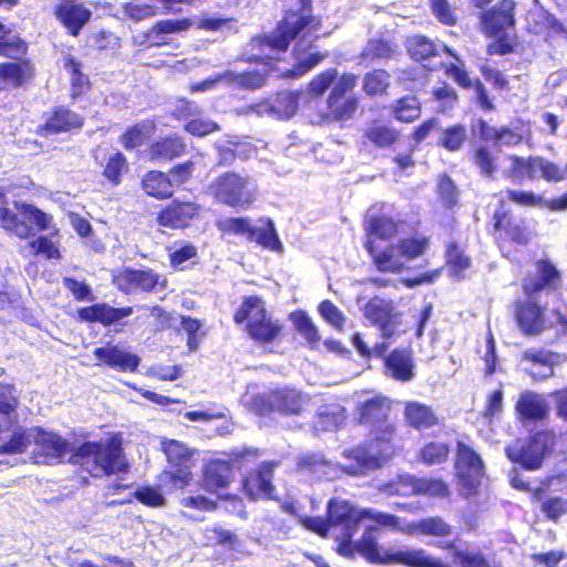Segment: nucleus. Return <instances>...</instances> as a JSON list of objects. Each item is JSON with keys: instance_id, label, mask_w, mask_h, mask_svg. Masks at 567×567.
I'll list each match as a JSON object with an SVG mask.
<instances>
[{"instance_id": "cd10ccee", "label": "nucleus", "mask_w": 567, "mask_h": 567, "mask_svg": "<svg viewBox=\"0 0 567 567\" xmlns=\"http://www.w3.org/2000/svg\"><path fill=\"white\" fill-rule=\"evenodd\" d=\"M199 207L194 203L173 202L157 216L161 226L169 228H184L198 214Z\"/></svg>"}, {"instance_id": "1a4fd4ad", "label": "nucleus", "mask_w": 567, "mask_h": 567, "mask_svg": "<svg viewBox=\"0 0 567 567\" xmlns=\"http://www.w3.org/2000/svg\"><path fill=\"white\" fill-rule=\"evenodd\" d=\"M244 403L256 414H267L271 411H278L282 414L300 413L303 399L299 392L292 389L276 390L269 394H258L250 396L246 394Z\"/></svg>"}, {"instance_id": "a878e982", "label": "nucleus", "mask_w": 567, "mask_h": 567, "mask_svg": "<svg viewBox=\"0 0 567 567\" xmlns=\"http://www.w3.org/2000/svg\"><path fill=\"white\" fill-rule=\"evenodd\" d=\"M523 361L530 364L526 370L533 379L545 380L554 374L558 354L544 349H528L523 354Z\"/></svg>"}, {"instance_id": "49530a36", "label": "nucleus", "mask_w": 567, "mask_h": 567, "mask_svg": "<svg viewBox=\"0 0 567 567\" xmlns=\"http://www.w3.org/2000/svg\"><path fill=\"white\" fill-rule=\"evenodd\" d=\"M64 66L71 75V96L76 99L89 89V76L82 73L81 64L73 58H69Z\"/></svg>"}, {"instance_id": "052dcab7", "label": "nucleus", "mask_w": 567, "mask_h": 567, "mask_svg": "<svg viewBox=\"0 0 567 567\" xmlns=\"http://www.w3.org/2000/svg\"><path fill=\"white\" fill-rule=\"evenodd\" d=\"M185 130L194 136L203 137L215 131H218L219 126L214 121L209 118H203L199 115L187 121L185 124Z\"/></svg>"}, {"instance_id": "4c0bfd02", "label": "nucleus", "mask_w": 567, "mask_h": 567, "mask_svg": "<svg viewBox=\"0 0 567 567\" xmlns=\"http://www.w3.org/2000/svg\"><path fill=\"white\" fill-rule=\"evenodd\" d=\"M406 47L409 54L415 61L425 62L431 58L436 56L440 49L446 51L449 54L458 60V58L446 45L439 47L422 35H414L410 38L408 40Z\"/></svg>"}, {"instance_id": "338daca9", "label": "nucleus", "mask_w": 567, "mask_h": 567, "mask_svg": "<svg viewBox=\"0 0 567 567\" xmlns=\"http://www.w3.org/2000/svg\"><path fill=\"white\" fill-rule=\"evenodd\" d=\"M22 71L17 63L0 64V89L8 85L18 86L21 83Z\"/></svg>"}, {"instance_id": "9b49d317", "label": "nucleus", "mask_w": 567, "mask_h": 567, "mask_svg": "<svg viewBox=\"0 0 567 567\" xmlns=\"http://www.w3.org/2000/svg\"><path fill=\"white\" fill-rule=\"evenodd\" d=\"M427 248L426 238H405L375 257L380 271L399 272L408 261L421 256Z\"/></svg>"}, {"instance_id": "20e7f679", "label": "nucleus", "mask_w": 567, "mask_h": 567, "mask_svg": "<svg viewBox=\"0 0 567 567\" xmlns=\"http://www.w3.org/2000/svg\"><path fill=\"white\" fill-rule=\"evenodd\" d=\"M343 455L347 462L342 464L328 461L320 454H312L301 458L298 465L301 471L327 480L339 477L342 473L352 476L362 475L381 466L380 457L372 444L369 447L358 446L344 451Z\"/></svg>"}, {"instance_id": "0eeeda50", "label": "nucleus", "mask_w": 567, "mask_h": 567, "mask_svg": "<svg viewBox=\"0 0 567 567\" xmlns=\"http://www.w3.org/2000/svg\"><path fill=\"white\" fill-rule=\"evenodd\" d=\"M234 319L237 323L246 322L249 336L258 342H270L280 331V327L267 316L262 300L257 297L246 298Z\"/></svg>"}, {"instance_id": "5fc2aeb1", "label": "nucleus", "mask_w": 567, "mask_h": 567, "mask_svg": "<svg viewBox=\"0 0 567 567\" xmlns=\"http://www.w3.org/2000/svg\"><path fill=\"white\" fill-rule=\"evenodd\" d=\"M367 137L379 147H386L398 140V132L385 125H375L367 131Z\"/></svg>"}, {"instance_id": "603ef678", "label": "nucleus", "mask_w": 567, "mask_h": 567, "mask_svg": "<svg viewBox=\"0 0 567 567\" xmlns=\"http://www.w3.org/2000/svg\"><path fill=\"white\" fill-rule=\"evenodd\" d=\"M392 53L393 48L388 41L382 39H371L362 52V59L373 62L381 59H388Z\"/></svg>"}, {"instance_id": "a19ab883", "label": "nucleus", "mask_w": 567, "mask_h": 567, "mask_svg": "<svg viewBox=\"0 0 567 567\" xmlns=\"http://www.w3.org/2000/svg\"><path fill=\"white\" fill-rule=\"evenodd\" d=\"M184 151L185 144L179 137H168L154 143L150 153L152 159L166 162L181 156Z\"/></svg>"}, {"instance_id": "69168bd1", "label": "nucleus", "mask_w": 567, "mask_h": 567, "mask_svg": "<svg viewBox=\"0 0 567 567\" xmlns=\"http://www.w3.org/2000/svg\"><path fill=\"white\" fill-rule=\"evenodd\" d=\"M134 495L138 502L151 507H159L165 503V497L159 489L151 486L138 487Z\"/></svg>"}, {"instance_id": "e433bc0d", "label": "nucleus", "mask_w": 567, "mask_h": 567, "mask_svg": "<svg viewBox=\"0 0 567 567\" xmlns=\"http://www.w3.org/2000/svg\"><path fill=\"white\" fill-rule=\"evenodd\" d=\"M385 367L391 377L398 381L406 382L413 379V361L405 350H394L385 359Z\"/></svg>"}, {"instance_id": "774afa93", "label": "nucleus", "mask_w": 567, "mask_h": 567, "mask_svg": "<svg viewBox=\"0 0 567 567\" xmlns=\"http://www.w3.org/2000/svg\"><path fill=\"white\" fill-rule=\"evenodd\" d=\"M319 312L323 319L332 327L341 330L344 323V316L342 312L329 300H324L319 306Z\"/></svg>"}, {"instance_id": "c9c22d12", "label": "nucleus", "mask_w": 567, "mask_h": 567, "mask_svg": "<svg viewBox=\"0 0 567 567\" xmlns=\"http://www.w3.org/2000/svg\"><path fill=\"white\" fill-rule=\"evenodd\" d=\"M190 23L187 19L182 20H162L153 25V28L145 33V42L150 47H159L167 43L166 35L185 31L189 28Z\"/></svg>"}, {"instance_id": "864d4df0", "label": "nucleus", "mask_w": 567, "mask_h": 567, "mask_svg": "<svg viewBox=\"0 0 567 567\" xmlns=\"http://www.w3.org/2000/svg\"><path fill=\"white\" fill-rule=\"evenodd\" d=\"M495 161L496 157L487 146H478L474 152V163L481 173L488 178H494L497 171Z\"/></svg>"}, {"instance_id": "412c9836", "label": "nucleus", "mask_w": 567, "mask_h": 567, "mask_svg": "<svg viewBox=\"0 0 567 567\" xmlns=\"http://www.w3.org/2000/svg\"><path fill=\"white\" fill-rule=\"evenodd\" d=\"M392 311L391 302L378 297L372 298L364 307V316L379 327L384 338L393 337L398 327L396 316Z\"/></svg>"}, {"instance_id": "37998d69", "label": "nucleus", "mask_w": 567, "mask_h": 567, "mask_svg": "<svg viewBox=\"0 0 567 567\" xmlns=\"http://www.w3.org/2000/svg\"><path fill=\"white\" fill-rule=\"evenodd\" d=\"M301 92H280L274 100L275 117L279 120H288L295 115L299 99L302 97Z\"/></svg>"}, {"instance_id": "aec40b11", "label": "nucleus", "mask_w": 567, "mask_h": 567, "mask_svg": "<svg viewBox=\"0 0 567 567\" xmlns=\"http://www.w3.org/2000/svg\"><path fill=\"white\" fill-rule=\"evenodd\" d=\"M295 65L290 70L280 71V75L287 78H298L313 69L323 59L324 55L319 53L311 44L307 34H303L293 49Z\"/></svg>"}, {"instance_id": "5701e85b", "label": "nucleus", "mask_w": 567, "mask_h": 567, "mask_svg": "<svg viewBox=\"0 0 567 567\" xmlns=\"http://www.w3.org/2000/svg\"><path fill=\"white\" fill-rule=\"evenodd\" d=\"M278 462L262 463L259 468L245 478L244 488L250 498H272L275 487L271 484L274 468Z\"/></svg>"}, {"instance_id": "de8ad7c7", "label": "nucleus", "mask_w": 567, "mask_h": 567, "mask_svg": "<svg viewBox=\"0 0 567 567\" xmlns=\"http://www.w3.org/2000/svg\"><path fill=\"white\" fill-rule=\"evenodd\" d=\"M393 114L401 122H412L421 114L420 102L415 96H404L393 106Z\"/></svg>"}, {"instance_id": "bf43d9fd", "label": "nucleus", "mask_w": 567, "mask_h": 567, "mask_svg": "<svg viewBox=\"0 0 567 567\" xmlns=\"http://www.w3.org/2000/svg\"><path fill=\"white\" fill-rule=\"evenodd\" d=\"M27 52V44L17 37H7L0 40V55L19 60Z\"/></svg>"}, {"instance_id": "2eb2a0df", "label": "nucleus", "mask_w": 567, "mask_h": 567, "mask_svg": "<svg viewBox=\"0 0 567 567\" xmlns=\"http://www.w3.org/2000/svg\"><path fill=\"white\" fill-rule=\"evenodd\" d=\"M16 212L0 208V223L3 228L20 238L32 237L35 223V208L31 205L14 203Z\"/></svg>"}, {"instance_id": "72a5a7b5", "label": "nucleus", "mask_w": 567, "mask_h": 567, "mask_svg": "<svg viewBox=\"0 0 567 567\" xmlns=\"http://www.w3.org/2000/svg\"><path fill=\"white\" fill-rule=\"evenodd\" d=\"M233 476V470L227 461H210L205 468L204 483L208 491L219 492L228 486Z\"/></svg>"}, {"instance_id": "f704fd0d", "label": "nucleus", "mask_w": 567, "mask_h": 567, "mask_svg": "<svg viewBox=\"0 0 567 567\" xmlns=\"http://www.w3.org/2000/svg\"><path fill=\"white\" fill-rule=\"evenodd\" d=\"M390 411V403L383 396H373L361 402L358 406L359 419L363 424L382 423Z\"/></svg>"}, {"instance_id": "7ed1b4c3", "label": "nucleus", "mask_w": 567, "mask_h": 567, "mask_svg": "<svg viewBox=\"0 0 567 567\" xmlns=\"http://www.w3.org/2000/svg\"><path fill=\"white\" fill-rule=\"evenodd\" d=\"M363 519H370L380 527L403 533L404 525H401L399 517L374 508L353 507L349 502L339 499L329 502L327 520L321 517H305L302 525L323 537L330 534L338 542V554L351 558L353 557L351 538Z\"/></svg>"}, {"instance_id": "473e14b6", "label": "nucleus", "mask_w": 567, "mask_h": 567, "mask_svg": "<svg viewBox=\"0 0 567 567\" xmlns=\"http://www.w3.org/2000/svg\"><path fill=\"white\" fill-rule=\"evenodd\" d=\"M56 14L73 35L79 33L91 17V12L82 4L73 3L71 1L61 3L58 7Z\"/></svg>"}, {"instance_id": "393cba45", "label": "nucleus", "mask_w": 567, "mask_h": 567, "mask_svg": "<svg viewBox=\"0 0 567 567\" xmlns=\"http://www.w3.org/2000/svg\"><path fill=\"white\" fill-rule=\"evenodd\" d=\"M43 117L42 132L44 135L79 130L84 122L81 115L65 107H58L50 113H45Z\"/></svg>"}, {"instance_id": "f03ea898", "label": "nucleus", "mask_w": 567, "mask_h": 567, "mask_svg": "<svg viewBox=\"0 0 567 567\" xmlns=\"http://www.w3.org/2000/svg\"><path fill=\"white\" fill-rule=\"evenodd\" d=\"M69 455V462L78 465L94 477L110 476L127 471L122 449V439L113 435L99 442H84L73 452L61 436L38 427V463L62 462Z\"/></svg>"}, {"instance_id": "bb28decb", "label": "nucleus", "mask_w": 567, "mask_h": 567, "mask_svg": "<svg viewBox=\"0 0 567 567\" xmlns=\"http://www.w3.org/2000/svg\"><path fill=\"white\" fill-rule=\"evenodd\" d=\"M94 355L106 365L120 371H135L141 361L138 355L112 344L95 348Z\"/></svg>"}, {"instance_id": "ea45409f", "label": "nucleus", "mask_w": 567, "mask_h": 567, "mask_svg": "<svg viewBox=\"0 0 567 567\" xmlns=\"http://www.w3.org/2000/svg\"><path fill=\"white\" fill-rule=\"evenodd\" d=\"M346 420L344 409L338 404L324 405L319 409L313 420L317 431H333Z\"/></svg>"}, {"instance_id": "9d476101", "label": "nucleus", "mask_w": 567, "mask_h": 567, "mask_svg": "<svg viewBox=\"0 0 567 567\" xmlns=\"http://www.w3.org/2000/svg\"><path fill=\"white\" fill-rule=\"evenodd\" d=\"M455 468L461 495H476L484 476V465L481 456L463 442L457 443Z\"/></svg>"}, {"instance_id": "ddd939ff", "label": "nucleus", "mask_w": 567, "mask_h": 567, "mask_svg": "<svg viewBox=\"0 0 567 567\" xmlns=\"http://www.w3.org/2000/svg\"><path fill=\"white\" fill-rule=\"evenodd\" d=\"M389 494L401 496L427 495L446 497L450 493L449 486L441 480L417 478L411 475H402L398 481L388 486Z\"/></svg>"}, {"instance_id": "13d9d810", "label": "nucleus", "mask_w": 567, "mask_h": 567, "mask_svg": "<svg viewBox=\"0 0 567 567\" xmlns=\"http://www.w3.org/2000/svg\"><path fill=\"white\" fill-rule=\"evenodd\" d=\"M163 450L171 465L190 462L189 450L177 441H168L163 443Z\"/></svg>"}, {"instance_id": "0e129e2a", "label": "nucleus", "mask_w": 567, "mask_h": 567, "mask_svg": "<svg viewBox=\"0 0 567 567\" xmlns=\"http://www.w3.org/2000/svg\"><path fill=\"white\" fill-rule=\"evenodd\" d=\"M246 144L240 143L236 137L228 141H218L216 148L219 153V163L229 164L233 162L237 153H240V147H245Z\"/></svg>"}, {"instance_id": "c85d7f7f", "label": "nucleus", "mask_w": 567, "mask_h": 567, "mask_svg": "<svg viewBox=\"0 0 567 567\" xmlns=\"http://www.w3.org/2000/svg\"><path fill=\"white\" fill-rule=\"evenodd\" d=\"M132 313V307L114 308L107 303H96L79 310V316L82 320L89 322H101L104 326L117 322Z\"/></svg>"}, {"instance_id": "c03bdc74", "label": "nucleus", "mask_w": 567, "mask_h": 567, "mask_svg": "<svg viewBox=\"0 0 567 567\" xmlns=\"http://www.w3.org/2000/svg\"><path fill=\"white\" fill-rule=\"evenodd\" d=\"M353 554H361L368 561L379 564L382 553L379 550L378 542L373 536L372 528L367 529L361 538L353 543L351 540Z\"/></svg>"}, {"instance_id": "79ce46f5", "label": "nucleus", "mask_w": 567, "mask_h": 567, "mask_svg": "<svg viewBox=\"0 0 567 567\" xmlns=\"http://www.w3.org/2000/svg\"><path fill=\"white\" fill-rule=\"evenodd\" d=\"M144 190L153 197L166 198L173 194V182L162 172H150L143 179Z\"/></svg>"}, {"instance_id": "2f4dec72", "label": "nucleus", "mask_w": 567, "mask_h": 567, "mask_svg": "<svg viewBox=\"0 0 567 567\" xmlns=\"http://www.w3.org/2000/svg\"><path fill=\"white\" fill-rule=\"evenodd\" d=\"M516 320L525 334H537L544 328L543 311L535 301L517 306Z\"/></svg>"}, {"instance_id": "680f3d73", "label": "nucleus", "mask_w": 567, "mask_h": 567, "mask_svg": "<svg viewBox=\"0 0 567 567\" xmlns=\"http://www.w3.org/2000/svg\"><path fill=\"white\" fill-rule=\"evenodd\" d=\"M337 75L338 73L336 69H328L324 72L318 74L309 83V93L313 96L322 95L327 89L336 81Z\"/></svg>"}, {"instance_id": "b1692460", "label": "nucleus", "mask_w": 567, "mask_h": 567, "mask_svg": "<svg viewBox=\"0 0 567 567\" xmlns=\"http://www.w3.org/2000/svg\"><path fill=\"white\" fill-rule=\"evenodd\" d=\"M548 411L545 396L533 391L522 392L515 405V412L522 422L544 420Z\"/></svg>"}, {"instance_id": "a18cd8bd", "label": "nucleus", "mask_w": 567, "mask_h": 567, "mask_svg": "<svg viewBox=\"0 0 567 567\" xmlns=\"http://www.w3.org/2000/svg\"><path fill=\"white\" fill-rule=\"evenodd\" d=\"M467 140L466 127L462 124L452 125L445 128L439 138V145L450 152L458 151Z\"/></svg>"}, {"instance_id": "39448f33", "label": "nucleus", "mask_w": 567, "mask_h": 567, "mask_svg": "<svg viewBox=\"0 0 567 567\" xmlns=\"http://www.w3.org/2000/svg\"><path fill=\"white\" fill-rule=\"evenodd\" d=\"M209 190L218 202L244 209L254 203L257 193L255 183L248 176L233 172L218 176Z\"/></svg>"}, {"instance_id": "a211bd4d", "label": "nucleus", "mask_w": 567, "mask_h": 567, "mask_svg": "<svg viewBox=\"0 0 567 567\" xmlns=\"http://www.w3.org/2000/svg\"><path fill=\"white\" fill-rule=\"evenodd\" d=\"M381 565L400 564L408 567H450L440 559L427 555L424 549H394L389 548L382 551Z\"/></svg>"}, {"instance_id": "4be33fe9", "label": "nucleus", "mask_w": 567, "mask_h": 567, "mask_svg": "<svg viewBox=\"0 0 567 567\" xmlns=\"http://www.w3.org/2000/svg\"><path fill=\"white\" fill-rule=\"evenodd\" d=\"M52 217L38 209V231L50 230L48 236L38 235V256H43L53 264L62 259L60 235L52 225Z\"/></svg>"}, {"instance_id": "4468645a", "label": "nucleus", "mask_w": 567, "mask_h": 567, "mask_svg": "<svg viewBox=\"0 0 567 567\" xmlns=\"http://www.w3.org/2000/svg\"><path fill=\"white\" fill-rule=\"evenodd\" d=\"M158 281L159 276L150 269L125 268L113 276V284L124 293L152 291Z\"/></svg>"}, {"instance_id": "f257e3e1", "label": "nucleus", "mask_w": 567, "mask_h": 567, "mask_svg": "<svg viewBox=\"0 0 567 567\" xmlns=\"http://www.w3.org/2000/svg\"><path fill=\"white\" fill-rule=\"evenodd\" d=\"M299 2L300 11L288 12L284 20L278 23L272 33L256 37L251 40V50L257 51V53L252 54V59L267 60V62H262L258 68L243 73L228 71L214 78L206 79L193 84L190 87L192 92L210 91L219 82H225L233 89L255 90L264 86L267 75L275 71L270 62L279 59V55L287 51L290 41L302 30L308 28L313 21L310 16L311 1L299 0Z\"/></svg>"}, {"instance_id": "e2e57ef3", "label": "nucleus", "mask_w": 567, "mask_h": 567, "mask_svg": "<svg viewBox=\"0 0 567 567\" xmlns=\"http://www.w3.org/2000/svg\"><path fill=\"white\" fill-rule=\"evenodd\" d=\"M148 126L146 124H138L125 132L122 136V143L126 150H133L144 144L147 138Z\"/></svg>"}, {"instance_id": "58836bf2", "label": "nucleus", "mask_w": 567, "mask_h": 567, "mask_svg": "<svg viewBox=\"0 0 567 567\" xmlns=\"http://www.w3.org/2000/svg\"><path fill=\"white\" fill-rule=\"evenodd\" d=\"M406 422L414 429H429L437 423L432 409L419 402H409L405 405Z\"/></svg>"}, {"instance_id": "7c9ffc66", "label": "nucleus", "mask_w": 567, "mask_h": 567, "mask_svg": "<svg viewBox=\"0 0 567 567\" xmlns=\"http://www.w3.org/2000/svg\"><path fill=\"white\" fill-rule=\"evenodd\" d=\"M537 276L528 277L524 280V291L529 297L533 296L546 287H554L558 280L559 275L556 268L548 261L540 260L536 264Z\"/></svg>"}, {"instance_id": "f8f14e48", "label": "nucleus", "mask_w": 567, "mask_h": 567, "mask_svg": "<svg viewBox=\"0 0 567 567\" xmlns=\"http://www.w3.org/2000/svg\"><path fill=\"white\" fill-rule=\"evenodd\" d=\"M550 446V436L545 432H537L524 443H515L506 447L508 458L527 470L538 468Z\"/></svg>"}, {"instance_id": "4d7b16f0", "label": "nucleus", "mask_w": 567, "mask_h": 567, "mask_svg": "<svg viewBox=\"0 0 567 567\" xmlns=\"http://www.w3.org/2000/svg\"><path fill=\"white\" fill-rule=\"evenodd\" d=\"M455 559L461 567H501L495 560L487 559L482 553L458 550Z\"/></svg>"}, {"instance_id": "6e6d98bb", "label": "nucleus", "mask_w": 567, "mask_h": 567, "mask_svg": "<svg viewBox=\"0 0 567 567\" xmlns=\"http://www.w3.org/2000/svg\"><path fill=\"white\" fill-rule=\"evenodd\" d=\"M450 450L445 443L431 442L421 451L422 461L427 465L441 464L447 460Z\"/></svg>"}, {"instance_id": "f3484780", "label": "nucleus", "mask_w": 567, "mask_h": 567, "mask_svg": "<svg viewBox=\"0 0 567 567\" xmlns=\"http://www.w3.org/2000/svg\"><path fill=\"white\" fill-rule=\"evenodd\" d=\"M32 443V433L23 426L6 420L0 423V454H22Z\"/></svg>"}, {"instance_id": "6ab92c4d", "label": "nucleus", "mask_w": 567, "mask_h": 567, "mask_svg": "<svg viewBox=\"0 0 567 567\" xmlns=\"http://www.w3.org/2000/svg\"><path fill=\"white\" fill-rule=\"evenodd\" d=\"M515 3L512 0H503L492 10L482 16V27L489 37H499L507 28L515 24Z\"/></svg>"}, {"instance_id": "423d86ee", "label": "nucleus", "mask_w": 567, "mask_h": 567, "mask_svg": "<svg viewBox=\"0 0 567 567\" xmlns=\"http://www.w3.org/2000/svg\"><path fill=\"white\" fill-rule=\"evenodd\" d=\"M254 226L247 217H227L217 221V227L225 234L246 236L248 240L256 241L265 249L280 251L282 244L278 237L275 224L269 218L259 219Z\"/></svg>"}, {"instance_id": "dca6fc26", "label": "nucleus", "mask_w": 567, "mask_h": 567, "mask_svg": "<svg viewBox=\"0 0 567 567\" xmlns=\"http://www.w3.org/2000/svg\"><path fill=\"white\" fill-rule=\"evenodd\" d=\"M398 231L396 223L385 216H373L371 213L365 218V233L367 240L364 244L365 249L372 256L375 262V257L381 255L383 250L377 244L378 240H386L394 236Z\"/></svg>"}, {"instance_id": "8fccbe9b", "label": "nucleus", "mask_w": 567, "mask_h": 567, "mask_svg": "<svg viewBox=\"0 0 567 567\" xmlns=\"http://www.w3.org/2000/svg\"><path fill=\"white\" fill-rule=\"evenodd\" d=\"M389 85L390 74L384 70H374L364 76L363 89L368 95L382 94Z\"/></svg>"}, {"instance_id": "6e6552de", "label": "nucleus", "mask_w": 567, "mask_h": 567, "mask_svg": "<svg viewBox=\"0 0 567 567\" xmlns=\"http://www.w3.org/2000/svg\"><path fill=\"white\" fill-rule=\"evenodd\" d=\"M509 165L504 168L503 175L514 184H522L524 179L544 178L549 182H558L564 178L563 171L554 163L542 157L509 156Z\"/></svg>"}, {"instance_id": "09e8293b", "label": "nucleus", "mask_w": 567, "mask_h": 567, "mask_svg": "<svg viewBox=\"0 0 567 567\" xmlns=\"http://www.w3.org/2000/svg\"><path fill=\"white\" fill-rule=\"evenodd\" d=\"M290 319L297 331L310 343L311 347L318 344L320 341L318 329L305 312H293L290 315Z\"/></svg>"}, {"instance_id": "c756f323", "label": "nucleus", "mask_w": 567, "mask_h": 567, "mask_svg": "<svg viewBox=\"0 0 567 567\" xmlns=\"http://www.w3.org/2000/svg\"><path fill=\"white\" fill-rule=\"evenodd\" d=\"M403 533L411 536L446 537L452 533V527L439 516L427 517L404 525Z\"/></svg>"}, {"instance_id": "3c124183", "label": "nucleus", "mask_w": 567, "mask_h": 567, "mask_svg": "<svg viewBox=\"0 0 567 567\" xmlns=\"http://www.w3.org/2000/svg\"><path fill=\"white\" fill-rule=\"evenodd\" d=\"M447 265L454 277H461L462 272L466 270L470 265V258L463 254L455 243H451L446 250Z\"/></svg>"}]
</instances>
